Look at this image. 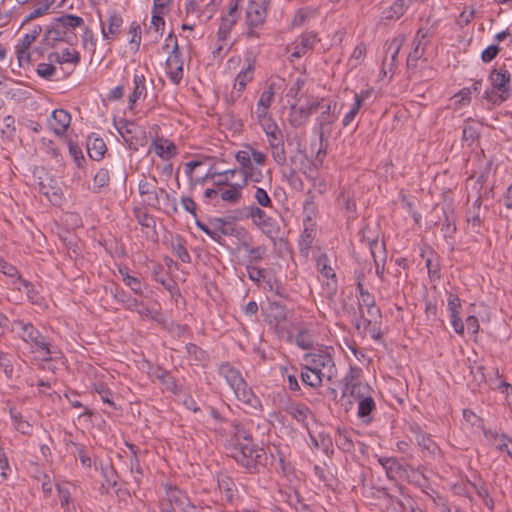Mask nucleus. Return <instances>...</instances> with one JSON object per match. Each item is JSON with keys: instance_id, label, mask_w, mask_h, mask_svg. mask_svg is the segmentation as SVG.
<instances>
[{"instance_id": "obj_45", "label": "nucleus", "mask_w": 512, "mask_h": 512, "mask_svg": "<svg viewBox=\"0 0 512 512\" xmlns=\"http://www.w3.org/2000/svg\"><path fill=\"white\" fill-rule=\"evenodd\" d=\"M471 99L472 95L470 94V90L468 88H463L452 98V105L454 109H461L468 106L471 102Z\"/></svg>"}, {"instance_id": "obj_38", "label": "nucleus", "mask_w": 512, "mask_h": 512, "mask_svg": "<svg viewBox=\"0 0 512 512\" xmlns=\"http://www.w3.org/2000/svg\"><path fill=\"white\" fill-rule=\"evenodd\" d=\"M286 412L301 424H305L308 416L311 414L310 409L301 403H291L286 407Z\"/></svg>"}, {"instance_id": "obj_7", "label": "nucleus", "mask_w": 512, "mask_h": 512, "mask_svg": "<svg viewBox=\"0 0 512 512\" xmlns=\"http://www.w3.org/2000/svg\"><path fill=\"white\" fill-rule=\"evenodd\" d=\"M252 223L261 230L269 238L273 239L278 236L280 227L273 217L269 216L261 208L251 205L247 208Z\"/></svg>"}, {"instance_id": "obj_57", "label": "nucleus", "mask_w": 512, "mask_h": 512, "mask_svg": "<svg viewBox=\"0 0 512 512\" xmlns=\"http://www.w3.org/2000/svg\"><path fill=\"white\" fill-rule=\"evenodd\" d=\"M272 312L268 315L269 323L275 324L277 326L280 324L283 320L286 318V313L284 307L280 305H274L272 306Z\"/></svg>"}, {"instance_id": "obj_60", "label": "nucleus", "mask_w": 512, "mask_h": 512, "mask_svg": "<svg viewBox=\"0 0 512 512\" xmlns=\"http://www.w3.org/2000/svg\"><path fill=\"white\" fill-rule=\"evenodd\" d=\"M254 199L261 207H271L272 201L267 191L261 187H256Z\"/></svg>"}, {"instance_id": "obj_59", "label": "nucleus", "mask_w": 512, "mask_h": 512, "mask_svg": "<svg viewBox=\"0 0 512 512\" xmlns=\"http://www.w3.org/2000/svg\"><path fill=\"white\" fill-rule=\"evenodd\" d=\"M49 8L50 4L48 2H45L44 4L34 8L24 17L22 24H25L26 22H29L31 20H34L38 17L45 15L48 12Z\"/></svg>"}, {"instance_id": "obj_6", "label": "nucleus", "mask_w": 512, "mask_h": 512, "mask_svg": "<svg viewBox=\"0 0 512 512\" xmlns=\"http://www.w3.org/2000/svg\"><path fill=\"white\" fill-rule=\"evenodd\" d=\"M138 191L141 197V201L144 205L161 209V201H164L165 207L163 210L166 213H173L177 211L176 199L170 197V195L164 190L157 187L156 178L143 177L138 184Z\"/></svg>"}, {"instance_id": "obj_29", "label": "nucleus", "mask_w": 512, "mask_h": 512, "mask_svg": "<svg viewBox=\"0 0 512 512\" xmlns=\"http://www.w3.org/2000/svg\"><path fill=\"white\" fill-rule=\"evenodd\" d=\"M368 97V91H363L360 94L355 93L353 97V104L351 105L350 109L344 114L342 118V126L348 127L353 120L355 119L356 115L358 114L363 100Z\"/></svg>"}, {"instance_id": "obj_27", "label": "nucleus", "mask_w": 512, "mask_h": 512, "mask_svg": "<svg viewBox=\"0 0 512 512\" xmlns=\"http://www.w3.org/2000/svg\"><path fill=\"white\" fill-rule=\"evenodd\" d=\"M266 2H249L247 6V19L253 26L262 23L266 17L267 7Z\"/></svg>"}, {"instance_id": "obj_8", "label": "nucleus", "mask_w": 512, "mask_h": 512, "mask_svg": "<svg viewBox=\"0 0 512 512\" xmlns=\"http://www.w3.org/2000/svg\"><path fill=\"white\" fill-rule=\"evenodd\" d=\"M304 362L319 373L322 376L326 377V380H331L335 374V364L331 357V355L327 352H315L306 354L304 357Z\"/></svg>"}, {"instance_id": "obj_15", "label": "nucleus", "mask_w": 512, "mask_h": 512, "mask_svg": "<svg viewBox=\"0 0 512 512\" xmlns=\"http://www.w3.org/2000/svg\"><path fill=\"white\" fill-rule=\"evenodd\" d=\"M358 291V303L360 307V311L364 313V308L367 311V314L372 318L375 319L379 316L380 311L375 305V299L372 294H370L367 290H365L362 286V284H358L357 286Z\"/></svg>"}, {"instance_id": "obj_17", "label": "nucleus", "mask_w": 512, "mask_h": 512, "mask_svg": "<svg viewBox=\"0 0 512 512\" xmlns=\"http://www.w3.org/2000/svg\"><path fill=\"white\" fill-rule=\"evenodd\" d=\"M428 31L419 29L413 41V48L409 52L407 58L408 67H416L417 61L423 56L426 42L424 39L427 37Z\"/></svg>"}, {"instance_id": "obj_28", "label": "nucleus", "mask_w": 512, "mask_h": 512, "mask_svg": "<svg viewBox=\"0 0 512 512\" xmlns=\"http://www.w3.org/2000/svg\"><path fill=\"white\" fill-rule=\"evenodd\" d=\"M51 61L58 64H78L80 62L79 53L71 47H67L58 52H53L49 55Z\"/></svg>"}, {"instance_id": "obj_36", "label": "nucleus", "mask_w": 512, "mask_h": 512, "mask_svg": "<svg viewBox=\"0 0 512 512\" xmlns=\"http://www.w3.org/2000/svg\"><path fill=\"white\" fill-rule=\"evenodd\" d=\"M165 6V2H154V10L151 18V24L149 27V30H153L156 34V38L162 36L164 27H165V21L158 14V9H163Z\"/></svg>"}, {"instance_id": "obj_43", "label": "nucleus", "mask_w": 512, "mask_h": 512, "mask_svg": "<svg viewBox=\"0 0 512 512\" xmlns=\"http://www.w3.org/2000/svg\"><path fill=\"white\" fill-rule=\"evenodd\" d=\"M404 42H405V37L403 35H398V36L394 37L391 40V42L388 44L387 53L390 54V58H391L390 65L391 66L395 65V63L397 61L398 54H399Z\"/></svg>"}, {"instance_id": "obj_19", "label": "nucleus", "mask_w": 512, "mask_h": 512, "mask_svg": "<svg viewBox=\"0 0 512 512\" xmlns=\"http://www.w3.org/2000/svg\"><path fill=\"white\" fill-rule=\"evenodd\" d=\"M318 42L317 35L313 32H305L301 37L294 43V51L291 53V57L300 58L306 52L311 50L314 45Z\"/></svg>"}, {"instance_id": "obj_3", "label": "nucleus", "mask_w": 512, "mask_h": 512, "mask_svg": "<svg viewBox=\"0 0 512 512\" xmlns=\"http://www.w3.org/2000/svg\"><path fill=\"white\" fill-rule=\"evenodd\" d=\"M83 25L84 20L72 14H65L54 18L47 26L43 42L49 47H55L60 43H66L72 46L77 42L75 29Z\"/></svg>"}, {"instance_id": "obj_41", "label": "nucleus", "mask_w": 512, "mask_h": 512, "mask_svg": "<svg viewBox=\"0 0 512 512\" xmlns=\"http://www.w3.org/2000/svg\"><path fill=\"white\" fill-rule=\"evenodd\" d=\"M56 488L60 499V505L64 509V512H75V505L71 500L69 490L61 485H57Z\"/></svg>"}, {"instance_id": "obj_30", "label": "nucleus", "mask_w": 512, "mask_h": 512, "mask_svg": "<svg viewBox=\"0 0 512 512\" xmlns=\"http://www.w3.org/2000/svg\"><path fill=\"white\" fill-rule=\"evenodd\" d=\"M511 75L506 69H494L490 74V82L493 88L505 92L507 91Z\"/></svg>"}, {"instance_id": "obj_58", "label": "nucleus", "mask_w": 512, "mask_h": 512, "mask_svg": "<svg viewBox=\"0 0 512 512\" xmlns=\"http://www.w3.org/2000/svg\"><path fill=\"white\" fill-rule=\"evenodd\" d=\"M95 392L100 396L101 400L110 406L114 405L112 400V392L111 390L104 384L99 383L94 386Z\"/></svg>"}, {"instance_id": "obj_47", "label": "nucleus", "mask_w": 512, "mask_h": 512, "mask_svg": "<svg viewBox=\"0 0 512 512\" xmlns=\"http://www.w3.org/2000/svg\"><path fill=\"white\" fill-rule=\"evenodd\" d=\"M317 267L320 274L327 279H335V272L329 264L328 257L321 255L317 258Z\"/></svg>"}, {"instance_id": "obj_40", "label": "nucleus", "mask_w": 512, "mask_h": 512, "mask_svg": "<svg viewBox=\"0 0 512 512\" xmlns=\"http://www.w3.org/2000/svg\"><path fill=\"white\" fill-rule=\"evenodd\" d=\"M485 439L498 450H503L506 446L505 441L508 438L503 433H498L496 430H484Z\"/></svg>"}, {"instance_id": "obj_16", "label": "nucleus", "mask_w": 512, "mask_h": 512, "mask_svg": "<svg viewBox=\"0 0 512 512\" xmlns=\"http://www.w3.org/2000/svg\"><path fill=\"white\" fill-rule=\"evenodd\" d=\"M345 390L356 402L371 397L373 393L372 388L366 382L353 378L346 383Z\"/></svg>"}, {"instance_id": "obj_14", "label": "nucleus", "mask_w": 512, "mask_h": 512, "mask_svg": "<svg viewBox=\"0 0 512 512\" xmlns=\"http://www.w3.org/2000/svg\"><path fill=\"white\" fill-rule=\"evenodd\" d=\"M70 122L71 116L67 111L64 109H55L48 120V125L56 135H63L69 127Z\"/></svg>"}, {"instance_id": "obj_55", "label": "nucleus", "mask_w": 512, "mask_h": 512, "mask_svg": "<svg viewBox=\"0 0 512 512\" xmlns=\"http://www.w3.org/2000/svg\"><path fill=\"white\" fill-rule=\"evenodd\" d=\"M269 109L268 107L256 104L254 114L260 126L274 121L269 113Z\"/></svg>"}, {"instance_id": "obj_5", "label": "nucleus", "mask_w": 512, "mask_h": 512, "mask_svg": "<svg viewBox=\"0 0 512 512\" xmlns=\"http://www.w3.org/2000/svg\"><path fill=\"white\" fill-rule=\"evenodd\" d=\"M229 453L241 466L252 468L260 462L263 449L253 442L251 435L245 429L235 425L234 438Z\"/></svg>"}, {"instance_id": "obj_23", "label": "nucleus", "mask_w": 512, "mask_h": 512, "mask_svg": "<svg viewBox=\"0 0 512 512\" xmlns=\"http://www.w3.org/2000/svg\"><path fill=\"white\" fill-rule=\"evenodd\" d=\"M100 24L102 28V35L104 39H110L113 35L120 31L123 20L120 14L116 12H109L107 18V28L105 26L104 21L102 20V16L99 14Z\"/></svg>"}, {"instance_id": "obj_54", "label": "nucleus", "mask_w": 512, "mask_h": 512, "mask_svg": "<svg viewBox=\"0 0 512 512\" xmlns=\"http://www.w3.org/2000/svg\"><path fill=\"white\" fill-rule=\"evenodd\" d=\"M279 469L288 481L293 482L297 478L293 465L286 461L283 456L279 457Z\"/></svg>"}, {"instance_id": "obj_1", "label": "nucleus", "mask_w": 512, "mask_h": 512, "mask_svg": "<svg viewBox=\"0 0 512 512\" xmlns=\"http://www.w3.org/2000/svg\"><path fill=\"white\" fill-rule=\"evenodd\" d=\"M235 159L240 165L242 181L231 184L220 192L222 201L229 204L240 202L243 189L248 182L259 183L262 181L263 173L261 168L265 165L267 156L253 148L250 144H244L242 149L236 152Z\"/></svg>"}, {"instance_id": "obj_10", "label": "nucleus", "mask_w": 512, "mask_h": 512, "mask_svg": "<svg viewBox=\"0 0 512 512\" xmlns=\"http://www.w3.org/2000/svg\"><path fill=\"white\" fill-rule=\"evenodd\" d=\"M320 113L315 119L314 129L318 132L320 140H322L325 132L338 119L336 112V103L327 100L319 110Z\"/></svg>"}, {"instance_id": "obj_56", "label": "nucleus", "mask_w": 512, "mask_h": 512, "mask_svg": "<svg viewBox=\"0 0 512 512\" xmlns=\"http://www.w3.org/2000/svg\"><path fill=\"white\" fill-rule=\"evenodd\" d=\"M274 95L275 91L271 84L260 94L256 104L270 108L274 100Z\"/></svg>"}, {"instance_id": "obj_64", "label": "nucleus", "mask_w": 512, "mask_h": 512, "mask_svg": "<svg viewBox=\"0 0 512 512\" xmlns=\"http://www.w3.org/2000/svg\"><path fill=\"white\" fill-rule=\"evenodd\" d=\"M499 389L501 390V393L505 396L506 404L512 411V385L508 382L502 381L499 384Z\"/></svg>"}, {"instance_id": "obj_53", "label": "nucleus", "mask_w": 512, "mask_h": 512, "mask_svg": "<svg viewBox=\"0 0 512 512\" xmlns=\"http://www.w3.org/2000/svg\"><path fill=\"white\" fill-rule=\"evenodd\" d=\"M197 227L208 235L212 240L220 242L222 236L225 234L221 228H211L210 226L202 223L201 221L196 222Z\"/></svg>"}, {"instance_id": "obj_48", "label": "nucleus", "mask_w": 512, "mask_h": 512, "mask_svg": "<svg viewBox=\"0 0 512 512\" xmlns=\"http://www.w3.org/2000/svg\"><path fill=\"white\" fill-rule=\"evenodd\" d=\"M316 13V10L310 7H305L299 9L294 18L292 19V25L294 27L301 26L304 24L308 19L312 18Z\"/></svg>"}, {"instance_id": "obj_61", "label": "nucleus", "mask_w": 512, "mask_h": 512, "mask_svg": "<svg viewBox=\"0 0 512 512\" xmlns=\"http://www.w3.org/2000/svg\"><path fill=\"white\" fill-rule=\"evenodd\" d=\"M296 343L302 349H309L313 346L314 340L307 330H303L297 334Z\"/></svg>"}, {"instance_id": "obj_11", "label": "nucleus", "mask_w": 512, "mask_h": 512, "mask_svg": "<svg viewBox=\"0 0 512 512\" xmlns=\"http://www.w3.org/2000/svg\"><path fill=\"white\" fill-rule=\"evenodd\" d=\"M462 303L459 296L455 293H447V311L449 313L450 323L453 330L458 335L464 333V323L461 318Z\"/></svg>"}, {"instance_id": "obj_34", "label": "nucleus", "mask_w": 512, "mask_h": 512, "mask_svg": "<svg viewBox=\"0 0 512 512\" xmlns=\"http://www.w3.org/2000/svg\"><path fill=\"white\" fill-rule=\"evenodd\" d=\"M261 128L267 138L269 147L284 142L282 131L275 121L264 124Z\"/></svg>"}, {"instance_id": "obj_2", "label": "nucleus", "mask_w": 512, "mask_h": 512, "mask_svg": "<svg viewBox=\"0 0 512 512\" xmlns=\"http://www.w3.org/2000/svg\"><path fill=\"white\" fill-rule=\"evenodd\" d=\"M257 65V55L253 51H246L243 56L230 57L225 64L227 73H234L232 90L226 97L229 104L238 101L247 86L254 80Z\"/></svg>"}, {"instance_id": "obj_24", "label": "nucleus", "mask_w": 512, "mask_h": 512, "mask_svg": "<svg viewBox=\"0 0 512 512\" xmlns=\"http://www.w3.org/2000/svg\"><path fill=\"white\" fill-rule=\"evenodd\" d=\"M166 495L171 504L176 505L184 512H189V509L192 508L189 498L179 488L171 485L166 486Z\"/></svg>"}, {"instance_id": "obj_21", "label": "nucleus", "mask_w": 512, "mask_h": 512, "mask_svg": "<svg viewBox=\"0 0 512 512\" xmlns=\"http://www.w3.org/2000/svg\"><path fill=\"white\" fill-rule=\"evenodd\" d=\"M375 411L376 402L372 396L357 402V418L362 424H370L373 421L372 414Z\"/></svg>"}, {"instance_id": "obj_46", "label": "nucleus", "mask_w": 512, "mask_h": 512, "mask_svg": "<svg viewBox=\"0 0 512 512\" xmlns=\"http://www.w3.org/2000/svg\"><path fill=\"white\" fill-rule=\"evenodd\" d=\"M327 99L318 96H309L302 104L309 116L321 109Z\"/></svg>"}, {"instance_id": "obj_51", "label": "nucleus", "mask_w": 512, "mask_h": 512, "mask_svg": "<svg viewBox=\"0 0 512 512\" xmlns=\"http://www.w3.org/2000/svg\"><path fill=\"white\" fill-rule=\"evenodd\" d=\"M269 149L276 164L283 166L287 160L284 142L270 146Z\"/></svg>"}, {"instance_id": "obj_20", "label": "nucleus", "mask_w": 512, "mask_h": 512, "mask_svg": "<svg viewBox=\"0 0 512 512\" xmlns=\"http://www.w3.org/2000/svg\"><path fill=\"white\" fill-rule=\"evenodd\" d=\"M235 396L239 401L243 404L247 405L249 408L260 411L262 409V404L260 399L254 394L251 388H249L246 382L233 391Z\"/></svg>"}, {"instance_id": "obj_26", "label": "nucleus", "mask_w": 512, "mask_h": 512, "mask_svg": "<svg viewBox=\"0 0 512 512\" xmlns=\"http://www.w3.org/2000/svg\"><path fill=\"white\" fill-rule=\"evenodd\" d=\"M87 152L91 159L99 161L103 158L106 152V145L102 138L96 134H91L87 137Z\"/></svg>"}, {"instance_id": "obj_44", "label": "nucleus", "mask_w": 512, "mask_h": 512, "mask_svg": "<svg viewBox=\"0 0 512 512\" xmlns=\"http://www.w3.org/2000/svg\"><path fill=\"white\" fill-rule=\"evenodd\" d=\"M404 2H392V4L382 12L383 18L387 20L399 19L405 12Z\"/></svg>"}, {"instance_id": "obj_33", "label": "nucleus", "mask_w": 512, "mask_h": 512, "mask_svg": "<svg viewBox=\"0 0 512 512\" xmlns=\"http://www.w3.org/2000/svg\"><path fill=\"white\" fill-rule=\"evenodd\" d=\"M118 273L121 277V280L128 288H130L137 295H143V284L141 280L138 277L131 275L128 268L119 267Z\"/></svg>"}, {"instance_id": "obj_63", "label": "nucleus", "mask_w": 512, "mask_h": 512, "mask_svg": "<svg viewBox=\"0 0 512 512\" xmlns=\"http://www.w3.org/2000/svg\"><path fill=\"white\" fill-rule=\"evenodd\" d=\"M37 73L42 78L51 79L56 73V68L51 63L42 62L37 66Z\"/></svg>"}, {"instance_id": "obj_50", "label": "nucleus", "mask_w": 512, "mask_h": 512, "mask_svg": "<svg viewBox=\"0 0 512 512\" xmlns=\"http://www.w3.org/2000/svg\"><path fill=\"white\" fill-rule=\"evenodd\" d=\"M109 179L110 177L107 169L98 170L93 179V191L99 192L101 188L108 185Z\"/></svg>"}, {"instance_id": "obj_49", "label": "nucleus", "mask_w": 512, "mask_h": 512, "mask_svg": "<svg viewBox=\"0 0 512 512\" xmlns=\"http://www.w3.org/2000/svg\"><path fill=\"white\" fill-rule=\"evenodd\" d=\"M68 150H69V154L73 158L76 166L79 168L83 167V165L85 163V157H84L82 149L78 145V143L70 140L68 142Z\"/></svg>"}, {"instance_id": "obj_25", "label": "nucleus", "mask_w": 512, "mask_h": 512, "mask_svg": "<svg viewBox=\"0 0 512 512\" xmlns=\"http://www.w3.org/2000/svg\"><path fill=\"white\" fill-rule=\"evenodd\" d=\"M219 373L221 376L224 377L227 384L230 386V388L235 391L237 388H239L241 385L245 383V380L243 379L241 373L230 366L229 364H223L219 368Z\"/></svg>"}, {"instance_id": "obj_9", "label": "nucleus", "mask_w": 512, "mask_h": 512, "mask_svg": "<svg viewBox=\"0 0 512 512\" xmlns=\"http://www.w3.org/2000/svg\"><path fill=\"white\" fill-rule=\"evenodd\" d=\"M165 41L167 46L173 43L172 52L166 60V74L174 84H179L183 78V60L178 52L177 40L175 36L169 34Z\"/></svg>"}, {"instance_id": "obj_52", "label": "nucleus", "mask_w": 512, "mask_h": 512, "mask_svg": "<svg viewBox=\"0 0 512 512\" xmlns=\"http://www.w3.org/2000/svg\"><path fill=\"white\" fill-rule=\"evenodd\" d=\"M365 55H366V47H365V45L362 44V43L358 44L354 48V50H353V52H352V54H351V56L349 58V65L352 68H355V67L359 66L363 62V60L365 58Z\"/></svg>"}, {"instance_id": "obj_18", "label": "nucleus", "mask_w": 512, "mask_h": 512, "mask_svg": "<svg viewBox=\"0 0 512 512\" xmlns=\"http://www.w3.org/2000/svg\"><path fill=\"white\" fill-rule=\"evenodd\" d=\"M145 76L138 71H135L133 75V91L129 96L128 106L130 109L133 108L134 104L141 100L145 99L147 96V87H146Z\"/></svg>"}, {"instance_id": "obj_13", "label": "nucleus", "mask_w": 512, "mask_h": 512, "mask_svg": "<svg viewBox=\"0 0 512 512\" xmlns=\"http://www.w3.org/2000/svg\"><path fill=\"white\" fill-rule=\"evenodd\" d=\"M42 31L41 26L36 25L29 33H25L16 45V53L20 62L29 60V48Z\"/></svg>"}, {"instance_id": "obj_12", "label": "nucleus", "mask_w": 512, "mask_h": 512, "mask_svg": "<svg viewBox=\"0 0 512 512\" xmlns=\"http://www.w3.org/2000/svg\"><path fill=\"white\" fill-rule=\"evenodd\" d=\"M149 151L164 161H169L178 153L176 145L165 137L156 136L151 139Z\"/></svg>"}, {"instance_id": "obj_39", "label": "nucleus", "mask_w": 512, "mask_h": 512, "mask_svg": "<svg viewBox=\"0 0 512 512\" xmlns=\"http://www.w3.org/2000/svg\"><path fill=\"white\" fill-rule=\"evenodd\" d=\"M10 417L13 427L24 435H29L32 432V426L28 421L23 419L22 415L15 409H10Z\"/></svg>"}, {"instance_id": "obj_42", "label": "nucleus", "mask_w": 512, "mask_h": 512, "mask_svg": "<svg viewBox=\"0 0 512 512\" xmlns=\"http://www.w3.org/2000/svg\"><path fill=\"white\" fill-rule=\"evenodd\" d=\"M416 441L423 451H426L429 455H435L438 452L437 444L431 439L430 436L419 433L416 436Z\"/></svg>"}, {"instance_id": "obj_32", "label": "nucleus", "mask_w": 512, "mask_h": 512, "mask_svg": "<svg viewBox=\"0 0 512 512\" xmlns=\"http://www.w3.org/2000/svg\"><path fill=\"white\" fill-rule=\"evenodd\" d=\"M310 116L302 105H291L288 113V122L294 128H298L306 124Z\"/></svg>"}, {"instance_id": "obj_22", "label": "nucleus", "mask_w": 512, "mask_h": 512, "mask_svg": "<svg viewBox=\"0 0 512 512\" xmlns=\"http://www.w3.org/2000/svg\"><path fill=\"white\" fill-rule=\"evenodd\" d=\"M237 173H240L237 169H228L222 172H216L212 169H209L205 175L203 176V180L211 179L214 181V184L217 186H230L233 178Z\"/></svg>"}, {"instance_id": "obj_62", "label": "nucleus", "mask_w": 512, "mask_h": 512, "mask_svg": "<svg viewBox=\"0 0 512 512\" xmlns=\"http://www.w3.org/2000/svg\"><path fill=\"white\" fill-rule=\"evenodd\" d=\"M82 45L85 50H88L91 53L95 52L96 39L94 38L92 31L88 28H85V30L83 32Z\"/></svg>"}, {"instance_id": "obj_37", "label": "nucleus", "mask_w": 512, "mask_h": 512, "mask_svg": "<svg viewBox=\"0 0 512 512\" xmlns=\"http://www.w3.org/2000/svg\"><path fill=\"white\" fill-rule=\"evenodd\" d=\"M301 378L304 384L310 387H319L324 380H326L325 376L320 375L311 367H308L306 363H304V367L301 372Z\"/></svg>"}, {"instance_id": "obj_4", "label": "nucleus", "mask_w": 512, "mask_h": 512, "mask_svg": "<svg viewBox=\"0 0 512 512\" xmlns=\"http://www.w3.org/2000/svg\"><path fill=\"white\" fill-rule=\"evenodd\" d=\"M11 331L24 342L31 345L36 361H50L56 358L59 352L45 336H43L31 323L15 319L11 323Z\"/></svg>"}, {"instance_id": "obj_31", "label": "nucleus", "mask_w": 512, "mask_h": 512, "mask_svg": "<svg viewBox=\"0 0 512 512\" xmlns=\"http://www.w3.org/2000/svg\"><path fill=\"white\" fill-rule=\"evenodd\" d=\"M237 2H235L233 5L229 7L228 13L222 17L221 24L219 26L218 34L220 39H225L228 34L230 33V30L232 26L235 24L237 16Z\"/></svg>"}, {"instance_id": "obj_35", "label": "nucleus", "mask_w": 512, "mask_h": 512, "mask_svg": "<svg viewBox=\"0 0 512 512\" xmlns=\"http://www.w3.org/2000/svg\"><path fill=\"white\" fill-rule=\"evenodd\" d=\"M115 297L128 310L137 311L141 315L147 314L149 312L148 308L144 307L136 298L129 296L124 291L119 292Z\"/></svg>"}]
</instances>
